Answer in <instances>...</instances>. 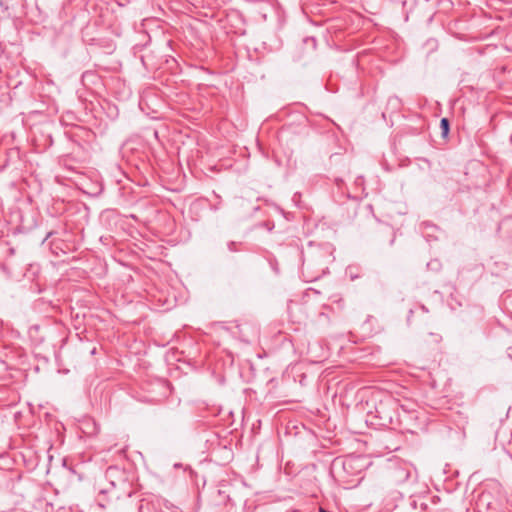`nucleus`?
<instances>
[{"mask_svg":"<svg viewBox=\"0 0 512 512\" xmlns=\"http://www.w3.org/2000/svg\"><path fill=\"white\" fill-rule=\"evenodd\" d=\"M440 127L442 130V135L447 136L450 127L449 120L447 118H442L440 121Z\"/></svg>","mask_w":512,"mask_h":512,"instance_id":"f257e3e1","label":"nucleus"}]
</instances>
